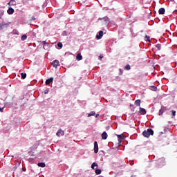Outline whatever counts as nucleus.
I'll list each match as a JSON object with an SVG mask.
<instances>
[{
	"label": "nucleus",
	"instance_id": "nucleus-1",
	"mask_svg": "<svg viewBox=\"0 0 177 177\" xmlns=\"http://www.w3.org/2000/svg\"><path fill=\"white\" fill-rule=\"evenodd\" d=\"M149 160H151V161H158L157 165L158 168H162V167H164L165 165V158H161L158 160L156 159V156L154 155H149Z\"/></svg>",
	"mask_w": 177,
	"mask_h": 177
},
{
	"label": "nucleus",
	"instance_id": "nucleus-2",
	"mask_svg": "<svg viewBox=\"0 0 177 177\" xmlns=\"http://www.w3.org/2000/svg\"><path fill=\"white\" fill-rule=\"evenodd\" d=\"M9 26H10V22H1L0 23V30H5V28H8V27H9Z\"/></svg>",
	"mask_w": 177,
	"mask_h": 177
},
{
	"label": "nucleus",
	"instance_id": "nucleus-3",
	"mask_svg": "<svg viewBox=\"0 0 177 177\" xmlns=\"http://www.w3.org/2000/svg\"><path fill=\"white\" fill-rule=\"evenodd\" d=\"M104 21L105 23H109L110 21V19L107 16H106L104 17H99L97 21Z\"/></svg>",
	"mask_w": 177,
	"mask_h": 177
},
{
	"label": "nucleus",
	"instance_id": "nucleus-4",
	"mask_svg": "<svg viewBox=\"0 0 177 177\" xmlns=\"http://www.w3.org/2000/svg\"><path fill=\"white\" fill-rule=\"evenodd\" d=\"M166 110L167 106H164V105H162L160 109L159 110L158 115H162L164 113H165Z\"/></svg>",
	"mask_w": 177,
	"mask_h": 177
},
{
	"label": "nucleus",
	"instance_id": "nucleus-5",
	"mask_svg": "<svg viewBox=\"0 0 177 177\" xmlns=\"http://www.w3.org/2000/svg\"><path fill=\"white\" fill-rule=\"evenodd\" d=\"M94 153L95 154L99 153V145L97 144V141L94 142Z\"/></svg>",
	"mask_w": 177,
	"mask_h": 177
},
{
	"label": "nucleus",
	"instance_id": "nucleus-6",
	"mask_svg": "<svg viewBox=\"0 0 177 177\" xmlns=\"http://www.w3.org/2000/svg\"><path fill=\"white\" fill-rule=\"evenodd\" d=\"M52 66H53V67H54L55 68H57L58 66H60V62H59V60L55 59V60L52 62Z\"/></svg>",
	"mask_w": 177,
	"mask_h": 177
},
{
	"label": "nucleus",
	"instance_id": "nucleus-7",
	"mask_svg": "<svg viewBox=\"0 0 177 177\" xmlns=\"http://www.w3.org/2000/svg\"><path fill=\"white\" fill-rule=\"evenodd\" d=\"M103 38V30H100L96 35L97 39H102Z\"/></svg>",
	"mask_w": 177,
	"mask_h": 177
},
{
	"label": "nucleus",
	"instance_id": "nucleus-8",
	"mask_svg": "<svg viewBox=\"0 0 177 177\" xmlns=\"http://www.w3.org/2000/svg\"><path fill=\"white\" fill-rule=\"evenodd\" d=\"M138 113L141 115H145L147 113V111L145 108L140 107V111H138Z\"/></svg>",
	"mask_w": 177,
	"mask_h": 177
},
{
	"label": "nucleus",
	"instance_id": "nucleus-9",
	"mask_svg": "<svg viewBox=\"0 0 177 177\" xmlns=\"http://www.w3.org/2000/svg\"><path fill=\"white\" fill-rule=\"evenodd\" d=\"M57 136H64V131L62 130L61 129H59L56 133Z\"/></svg>",
	"mask_w": 177,
	"mask_h": 177
},
{
	"label": "nucleus",
	"instance_id": "nucleus-10",
	"mask_svg": "<svg viewBox=\"0 0 177 177\" xmlns=\"http://www.w3.org/2000/svg\"><path fill=\"white\" fill-rule=\"evenodd\" d=\"M8 15H13L15 13V9H13L12 7H9L7 10Z\"/></svg>",
	"mask_w": 177,
	"mask_h": 177
},
{
	"label": "nucleus",
	"instance_id": "nucleus-11",
	"mask_svg": "<svg viewBox=\"0 0 177 177\" xmlns=\"http://www.w3.org/2000/svg\"><path fill=\"white\" fill-rule=\"evenodd\" d=\"M101 136H102V139L103 140H106V139H107L109 135H107V132L104 131V132L102 133Z\"/></svg>",
	"mask_w": 177,
	"mask_h": 177
},
{
	"label": "nucleus",
	"instance_id": "nucleus-12",
	"mask_svg": "<svg viewBox=\"0 0 177 177\" xmlns=\"http://www.w3.org/2000/svg\"><path fill=\"white\" fill-rule=\"evenodd\" d=\"M53 82V77H50L46 80V85H49V84H52Z\"/></svg>",
	"mask_w": 177,
	"mask_h": 177
},
{
	"label": "nucleus",
	"instance_id": "nucleus-13",
	"mask_svg": "<svg viewBox=\"0 0 177 177\" xmlns=\"http://www.w3.org/2000/svg\"><path fill=\"white\" fill-rule=\"evenodd\" d=\"M41 44H43L44 49H46V48H49L50 44L49 43H47L46 41H43Z\"/></svg>",
	"mask_w": 177,
	"mask_h": 177
},
{
	"label": "nucleus",
	"instance_id": "nucleus-14",
	"mask_svg": "<svg viewBox=\"0 0 177 177\" xmlns=\"http://www.w3.org/2000/svg\"><path fill=\"white\" fill-rule=\"evenodd\" d=\"M8 5H9V6H16V1L15 0H10Z\"/></svg>",
	"mask_w": 177,
	"mask_h": 177
},
{
	"label": "nucleus",
	"instance_id": "nucleus-15",
	"mask_svg": "<svg viewBox=\"0 0 177 177\" xmlns=\"http://www.w3.org/2000/svg\"><path fill=\"white\" fill-rule=\"evenodd\" d=\"M142 136H143L144 138H150V136H149V132L147 131V130H145L142 132Z\"/></svg>",
	"mask_w": 177,
	"mask_h": 177
},
{
	"label": "nucleus",
	"instance_id": "nucleus-16",
	"mask_svg": "<svg viewBox=\"0 0 177 177\" xmlns=\"http://www.w3.org/2000/svg\"><path fill=\"white\" fill-rule=\"evenodd\" d=\"M147 131H148V134H149V136H153L154 135V131L152 130L151 128L147 129Z\"/></svg>",
	"mask_w": 177,
	"mask_h": 177
},
{
	"label": "nucleus",
	"instance_id": "nucleus-17",
	"mask_svg": "<svg viewBox=\"0 0 177 177\" xmlns=\"http://www.w3.org/2000/svg\"><path fill=\"white\" fill-rule=\"evenodd\" d=\"M159 15H165V8H161L158 10Z\"/></svg>",
	"mask_w": 177,
	"mask_h": 177
},
{
	"label": "nucleus",
	"instance_id": "nucleus-18",
	"mask_svg": "<svg viewBox=\"0 0 177 177\" xmlns=\"http://www.w3.org/2000/svg\"><path fill=\"white\" fill-rule=\"evenodd\" d=\"M37 165L40 167V168H45V167H46V165L44 162H38Z\"/></svg>",
	"mask_w": 177,
	"mask_h": 177
},
{
	"label": "nucleus",
	"instance_id": "nucleus-19",
	"mask_svg": "<svg viewBox=\"0 0 177 177\" xmlns=\"http://www.w3.org/2000/svg\"><path fill=\"white\" fill-rule=\"evenodd\" d=\"M76 59L78 60V62L82 60V55L78 53L76 56Z\"/></svg>",
	"mask_w": 177,
	"mask_h": 177
},
{
	"label": "nucleus",
	"instance_id": "nucleus-20",
	"mask_svg": "<svg viewBox=\"0 0 177 177\" xmlns=\"http://www.w3.org/2000/svg\"><path fill=\"white\" fill-rule=\"evenodd\" d=\"M21 80H26V78H27V73H21Z\"/></svg>",
	"mask_w": 177,
	"mask_h": 177
},
{
	"label": "nucleus",
	"instance_id": "nucleus-21",
	"mask_svg": "<svg viewBox=\"0 0 177 177\" xmlns=\"http://www.w3.org/2000/svg\"><path fill=\"white\" fill-rule=\"evenodd\" d=\"M95 172L96 175H100V174H102V169H97V167H96Z\"/></svg>",
	"mask_w": 177,
	"mask_h": 177
},
{
	"label": "nucleus",
	"instance_id": "nucleus-22",
	"mask_svg": "<svg viewBox=\"0 0 177 177\" xmlns=\"http://www.w3.org/2000/svg\"><path fill=\"white\" fill-rule=\"evenodd\" d=\"M95 167H96V168H97V167H99V165H97V163H96V162H94L92 163V165H91L92 169H95Z\"/></svg>",
	"mask_w": 177,
	"mask_h": 177
},
{
	"label": "nucleus",
	"instance_id": "nucleus-23",
	"mask_svg": "<svg viewBox=\"0 0 177 177\" xmlns=\"http://www.w3.org/2000/svg\"><path fill=\"white\" fill-rule=\"evenodd\" d=\"M140 100H136L134 102V104L136 106H138L139 107H140Z\"/></svg>",
	"mask_w": 177,
	"mask_h": 177
},
{
	"label": "nucleus",
	"instance_id": "nucleus-24",
	"mask_svg": "<svg viewBox=\"0 0 177 177\" xmlns=\"http://www.w3.org/2000/svg\"><path fill=\"white\" fill-rule=\"evenodd\" d=\"M124 70H126V71H129V70H131V65L127 64V65L124 66Z\"/></svg>",
	"mask_w": 177,
	"mask_h": 177
},
{
	"label": "nucleus",
	"instance_id": "nucleus-25",
	"mask_svg": "<svg viewBox=\"0 0 177 177\" xmlns=\"http://www.w3.org/2000/svg\"><path fill=\"white\" fill-rule=\"evenodd\" d=\"M4 13H5V10H3V9L0 10V20L1 19H2V16H3Z\"/></svg>",
	"mask_w": 177,
	"mask_h": 177
},
{
	"label": "nucleus",
	"instance_id": "nucleus-26",
	"mask_svg": "<svg viewBox=\"0 0 177 177\" xmlns=\"http://www.w3.org/2000/svg\"><path fill=\"white\" fill-rule=\"evenodd\" d=\"M149 88L151 91H153V92H156L157 91V86H151Z\"/></svg>",
	"mask_w": 177,
	"mask_h": 177
},
{
	"label": "nucleus",
	"instance_id": "nucleus-27",
	"mask_svg": "<svg viewBox=\"0 0 177 177\" xmlns=\"http://www.w3.org/2000/svg\"><path fill=\"white\" fill-rule=\"evenodd\" d=\"M93 115H96V112L93 111L88 114V117H92Z\"/></svg>",
	"mask_w": 177,
	"mask_h": 177
},
{
	"label": "nucleus",
	"instance_id": "nucleus-28",
	"mask_svg": "<svg viewBox=\"0 0 177 177\" xmlns=\"http://www.w3.org/2000/svg\"><path fill=\"white\" fill-rule=\"evenodd\" d=\"M26 39H27V35L24 34L21 36V41H26Z\"/></svg>",
	"mask_w": 177,
	"mask_h": 177
},
{
	"label": "nucleus",
	"instance_id": "nucleus-29",
	"mask_svg": "<svg viewBox=\"0 0 177 177\" xmlns=\"http://www.w3.org/2000/svg\"><path fill=\"white\" fill-rule=\"evenodd\" d=\"M57 47L59 49H62V48H63V43L62 42H58L57 44Z\"/></svg>",
	"mask_w": 177,
	"mask_h": 177
},
{
	"label": "nucleus",
	"instance_id": "nucleus-30",
	"mask_svg": "<svg viewBox=\"0 0 177 177\" xmlns=\"http://www.w3.org/2000/svg\"><path fill=\"white\" fill-rule=\"evenodd\" d=\"M12 34H13L14 35H19V30H16V29L13 30H12Z\"/></svg>",
	"mask_w": 177,
	"mask_h": 177
},
{
	"label": "nucleus",
	"instance_id": "nucleus-31",
	"mask_svg": "<svg viewBox=\"0 0 177 177\" xmlns=\"http://www.w3.org/2000/svg\"><path fill=\"white\" fill-rule=\"evenodd\" d=\"M145 41H147V42H151L150 41V36L149 35H145Z\"/></svg>",
	"mask_w": 177,
	"mask_h": 177
},
{
	"label": "nucleus",
	"instance_id": "nucleus-32",
	"mask_svg": "<svg viewBox=\"0 0 177 177\" xmlns=\"http://www.w3.org/2000/svg\"><path fill=\"white\" fill-rule=\"evenodd\" d=\"M156 48H157L158 50H161V44H157Z\"/></svg>",
	"mask_w": 177,
	"mask_h": 177
},
{
	"label": "nucleus",
	"instance_id": "nucleus-33",
	"mask_svg": "<svg viewBox=\"0 0 177 177\" xmlns=\"http://www.w3.org/2000/svg\"><path fill=\"white\" fill-rule=\"evenodd\" d=\"M118 139H120V140H124L125 139V137H124V136L122 135H118Z\"/></svg>",
	"mask_w": 177,
	"mask_h": 177
},
{
	"label": "nucleus",
	"instance_id": "nucleus-34",
	"mask_svg": "<svg viewBox=\"0 0 177 177\" xmlns=\"http://www.w3.org/2000/svg\"><path fill=\"white\" fill-rule=\"evenodd\" d=\"M130 109L131 110V111H135V106L132 104H130Z\"/></svg>",
	"mask_w": 177,
	"mask_h": 177
},
{
	"label": "nucleus",
	"instance_id": "nucleus-35",
	"mask_svg": "<svg viewBox=\"0 0 177 177\" xmlns=\"http://www.w3.org/2000/svg\"><path fill=\"white\" fill-rule=\"evenodd\" d=\"M171 115L173 117H175L176 115V111L171 110Z\"/></svg>",
	"mask_w": 177,
	"mask_h": 177
},
{
	"label": "nucleus",
	"instance_id": "nucleus-36",
	"mask_svg": "<svg viewBox=\"0 0 177 177\" xmlns=\"http://www.w3.org/2000/svg\"><path fill=\"white\" fill-rule=\"evenodd\" d=\"M120 72H119V75H122V74L124 73V72L122 71V70L121 68L119 69Z\"/></svg>",
	"mask_w": 177,
	"mask_h": 177
},
{
	"label": "nucleus",
	"instance_id": "nucleus-37",
	"mask_svg": "<svg viewBox=\"0 0 177 177\" xmlns=\"http://www.w3.org/2000/svg\"><path fill=\"white\" fill-rule=\"evenodd\" d=\"M48 93H49V89L44 90V94L48 95Z\"/></svg>",
	"mask_w": 177,
	"mask_h": 177
},
{
	"label": "nucleus",
	"instance_id": "nucleus-38",
	"mask_svg": "<svg viewBox=\"0 0 177 177\" xmlns=\"http://www.w3.org/2000/svg\"><path fill=\"white\" fill-rule=\"evenodd\" d=\"M62 35L66 36L67 35V31L64 30L62 32Z\"/></svg>",
	"mask_w": 177,
	"mask_h": 177
},
{
	"label": "nucleus",
	"instance_id": "nucleus-39",
	"mask_svg": "<svg viewBox=\"0 0 177 177\" xmlns=\"http://www.w3.org/2000/svg\"><path fill=\"white\" fill-rule=\"evenodd\" d=\"M168 129H169L168 127H164V132H168Z\"/></svg>",
	"mask_w": 177,
	"mask_h": 177
},
{
	"label": "nucleus",
	"instance_id": "nucleus-40",
	"mask_svg": "<svg viewBox=\"0 0 177 177\" xmlns=\"http://www.w3.org/2000/svg\"><path fill=\"white\" fill-rule=\"evenodd\" d=\"M28 2H30V0H24V3H28Z\"/></svg>",
	"mask_w": 177,
	"mask_h": 177
},
{
	"label": "nucleus",
	"instance_id": "nucleus-41",
	"mask_svg": "<svg viewBox=\"0 0 177 177\" xmlns=\"http://www.w3.org/2000/svg\"><path fill=\"white\" fill-rule=\"evenodd\" d=\"M5 109V107H2V108L0 107V112L3 113V109Z\"/></svg>",
	"mask_w": 177,
	"mask_h": 177
},
{
	"label": "nucleus",
	"instance_id": "nucleus-42",
	"mask_svg": "<svg viewBox=\"0 0 177 177\" xmlns=\"http://www.w3.org/2000/svg\"><path fill=\"white\" fill-rule=\"evenodd\" d=\"M31 21H34V20H35V16H32V17H31Z\"/></svg>",
	"mask_w": 177,
	"mask_h": 177
},
{
	"label": "nucleus",
	"instance_id": "nucleus-43",
	"mask_svg": "<svg viewBox=\"0 0 177 177\" xmlns=\"http://www.w3.org/2000/svg\"><path fill=\"white\" fill-rule=\"evenodd\" d=\"M133 160H131V162H130V165H133Z\"/></svg>",
	"mask_w": 177,
	"mask_h": 177
},
{
	"label": "nucleus",
	"instance_id": "nucleus-44",
	"mask_svg": "<svg viewBox=\"0 0 177 177\" xmlns=\"http://www.w3.org/2000/svg\"><path fill=\"white\" fill-rule=\"evenodd\" d=\"M99 57H100V59H103V55H100L99 56Z\"/></svg>",
	"mask_w": 177,
	"mask_h": 177
},
{
	"label": "nucleus",
	"instance_id": "nucleus-45",
	"mask_svg": "<svg viewBox=\"0 0 177 177\" xmlns=\"http://www.w3.org/2000/svg\"><path fill=\"white\" fill-rule=\"evenodd\" d=\"M99 115H100L99 113L96 114L95 115V118H97L99 117Z\"/></svg>",
	"mask_w": 177,
	"mask_h": 177
},
{
	"label": "nucleus",
	"instance_id": "nucleus-46",
	"mask_svg": "<svg viewBox=\"0 0 177 177\" xmlns=\"http://www.w3.org/2000/svg\"><path fill=\"white\" fill-rule=\"evenodd\" d=\"M131 177H136V175H131Z\"/></svg>",
	"mask_w": 177,
	"mask_h": 177
},
{
	"label": "nucleus",
	"instance_id": "nucleus-47",
	"mask_svg": "<svg viewBox=\"0 0 177 177\" xmlns=\"http://www.w3.org/2000/svg\"><path fill=\"white\" fill-rule=\"evenodd\" d=\"M169 1H170V2H174V1H175V0H169Z\"/></svg>",
	"mask_w": 177,
	"mask_h": 177
},
{
	"label": "nucleus",
	"instance_id": "nucleus-48",
	"mask_svg": "<svg viewBox=\"0 0 177 177\" xmlns=\"http://www.w3.org/2000/svg\"><path fill=\"white\" fill-rule=\"evenodd\" d=\"M161 135L164 134V132H160Z\"/></svg>",
	"mask_w": 177,
	"mask_h": 177
},
{
	"label": "nucleus",
	"instance_id": "nucleus-49",
	"mask_svg": "<svg viewBox=\"0 0 177 177\" xmlns=\"http://www.w3.org/2000/svg\"><path fill=\"white\" fill-rule=\"evenodd\" d=\"M31 156H32V157H34V154H32Z\"/></svg>",
	"mask_w": 177,
	"mask_h": 177
},
{
	"label": "nucleus",
	"instance_id": "nucleus-50",
	"mask_svg": "<svg viewBox=\"0 0 177 177\" xmlns=\"http://www.w3.org/2000/svg\"><path fill=\"white\" fill-rule=\"evenodd\" d=\"M98 177H104V176H98Z\"/></svg>",
	"mask_w": 177,
	"mask_h": 177
}]
</instances>
